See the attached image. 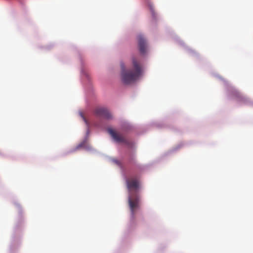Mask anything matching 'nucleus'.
I'll list each match as a JSON object with an SVG mask.
<instances>
[{"label": "nucleus", "instance_id": "423d86ee", "mask_svg": "<svg viewBox=\"0 0 253 253\" xmlns=\"http://www.w3.org/2000/svg\"><path fill=\"white\" fill-rule=\"evenodd\" d=\"M83 148L84 149H87L88 144H87V142L86 140L83 141L77 146V149H79V148Z\"/></svg>", "mask_w": 253, "mask_h": 253}, {"label": "nucleus", "instance_id": "f257e3e1", "mask_svg": "<svg viewBox=\"0 0 253 253\" xmlns=\"http://www.w3.org/2000/svg\"><path fill=\"white\" fill-rule=\"evenodd\" d=\"M132 68L126 69L124 63H121V79L124 84H129L134 83L142 75L143 67L137 56H132L131 58Z\"/></svg>", "mask_w": 253, "mask_h": 253}, {"label": "nucleus", "instance_id": "0eeeda50", "mask_svg": "<svg viewBox=\"0 0 253 253\" xmlns=\"http://www.w3.org/2000/svg\"><path fill=\"white\" fill-rule=\"evenodd\" d=\"M114 162L115 163H116L117 165L120 166L121 165V163L117 160H114Z\"/></svg>", "mask_w": 253, "mask_h": 253}, {"label": "nucleus", "instance_id": "7ed1b4c3", "mask_svg": "<svg viewBox=\"0 0 253 253\" xmlns=\"http://www.w3.org/2000/svg\"><path fill=\"white\" fill-rule=\"evenodd\" d=\"M108 132L116 142H123L126 144H127V140L122 134L117 132L111 128L108 129Z\"/></svg>", "mask_w": 253, "mask_h": 253}, {"label": "nucleus", "instance_id": "20e7f679", "mask_svg": "<svg viewBox=\"0 0 253 253\" xmlns=\"http://www.w3.org/2000/svg\"><path fill=\"white\" fill-rule=\"evenodd\" d=\"M95 114L99 117H102L107 119H111L112 115L109 111L104 108H98L95 110Z\"/></svg>", "mask_w": 253, "mask_h": 253}, {"label": "nucleus", "instance_id": "6e6552de", "mask_svg": "<svg viewBox=\"0 0 253 253\" xmlns=\"http://www.w3.org/2000/svg\"><path fill=\"white\" fill-rule=\"evenodd\" d=\"M134 160V158L132 157V158H130L129 159V162H131L133 161Z\"/></svg>", "mask_w": 253, "mask_h": 253}, {"label": "nucleus", "instance_id": "39448f33", "mask_svg": "<svg viewBox=\"0 0 253 253\" xmlns=\"http://www.w3.org/2000/svg\"><path fill=\"white\" fill-rule=\"evenodd\" d=\"M138 42L140 52L144 54L146 51L147 44L145 39L142 35L138 36Z\"/></svg>", "mask_w": 253, "mask_h": 253}, {"label": "nucleus", "instance_id": "f03ea898", "mask_svg": "<svg viewBox=\"0 0 253 253\" xmlns=\"http://www.w3.org/2000/svg\"><path fill=\"white\" fill-rule=\"evenodd\" d=\"M126 187L129 192L128 205L132 215H134L135 210L139 207V197L137 191L140 188V182L136 177H131L126 180Z\"/></svg>", "mask_w": 253, "mask_h": 253}]
</instances>
